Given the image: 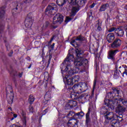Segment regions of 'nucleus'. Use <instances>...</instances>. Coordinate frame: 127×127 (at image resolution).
I'll list each match as a JSON object with an SVG mask.
<instances>
[{
  "mask_svg": "<svg viewBox=\"0 0 127 127\" xmlns=\"http://www.w3.org/2000/svg\"><path fill=\"white\" fill-rule=\"evenodd\" d=\"M109 3H105L102 4L99 9V11H105L108 7H109Z\"/></svg>",
  "mask_w": 127,
  "mask_h": 127,
  "instance_id": "nucleus-26",
  "label": "nucleus"
},
{
  "mask_svg": "<svg viewBox=\"0 0 127 127\" xmlns=\"http://www.w3.org/2000/svg\"><path fill=\"white\" fill-rule=\"evenodd\" d=\"M105 119H108L109 120H113V119H116L117 118V115L114 112H108L107 114L104 116Z\"/></svg>",
  "mask_w": 127,
  "mask_h": 127,
  "instance_id": "nucleus-18",
  "label": "nucleus"
},
{
  "mask_svg": "<svg viewBox=\"0 0 127 127\" xmlns=\"http://www.w3.org/2000/svg\"><path fill=\"white\" fill-rule=\"evenodd\" d=\"M97 22L95 27L97 28L98 31H102V22H100V20H98Z\"/></svg>",
  "mask_w": 127,
  "mask_h": 127,
  "instance_id": "nucleus-27",
  "label": "nucleus"
},
{
  "mask_svg": "<svg viewBox=\"0 0 127 127\" xmlns=\"http://www.w3.org/2000/svg\"><path fill=\"white\" fill-rule=\"evenodd\" d=\"M120 77V72L118 70V66H116V70L114 71L113 78L114 79H119Z\"/></svg>",
  "mask_w": 127,
  "mask_h": 127,
  "instance_id": "nucleus-24",
  "label": "nucleus"
},
{
  "mask_svg": "<svg viewBox=\"0 0 127 127\" xmlns=\"http://www.w3.org/2000/svg\"><path fill=\"white\" fill-rule=\"evenodd\" d=\"M101 70L104 73H108L109 72V65L108 64H104L101 68Z\"/></svg>",
  "mask_w": 127,
  "mask_h": 127,
  "instance_id": "nucleus-28",
  "label": "nucleus"
},
{
  "mask_svg": "<svg viewBox=\"0 0 127 127\" xmlns=\"http://www.w3.org/2000/svg\"><path fill=\"white\" fill-rule=\"evenodd\" d=\"M49 25V22L47 21V22H45V23L44 24L43 27L44 28H46L48 27Z\"/></svg>",
  "mask_w": 127,
  "mask_h": 127,
  "instance_id": "nucleus-44",
  "label": "nucleus"
},
{
  "mask_svg": "<svg viewBox=\"0 0 127 127\" xmlns=\"http://www.w3.org/2000/svg\"><path fill=\"white\" fill-rule=\"evenodd\" d=\"M70 95L71 98H74L76 94H81V85L80 84H75L72 88H69Z\"/></svg>",
  "mask_w": 127,
  "mask_h": 127,
  "instance_id": "nucleus-5",
  "label": "nucleus"
},
{
  "mask_svg": "<svg viewBox=\"0 0 127 127\" xmlns=\"http://www.w3.org/2000/svg\"><path fill=\"white\" fill-rule=\"evenodd\" d=\"M125 9H126L127 10V4L125 7Z\"/></svg>",
  "mask_w": 127,
  "mask_h": 127,
  "instance_id": "nucleus-62",
  "label": "nucleus"
},
{
  "mask_svg": "<svg viewBox=\"0 0 127 127\" xmlns=\"http://www.w3.org/2000/svg\"><path fill=\"white\" fill-rule=\"evenodd\" d=\"M76 42V40H72L71 42V44H75V43Z\"/></svg>",
  "mask_w": 127,
  "mask_h": 127,
  "instance_id": "nucleus-59",
  "label": "nucleus"
},
{
  "mask_svg": "<svg viewBox=\"0 0 127 127\" xmlns=\"http://www.w3.org/2000/svg\"><path fill=\"white\" fill-rule=\"evenodd\" d=\"M5 46L7 50H9V49H10V46L8 44H6Z\"/></svg>",
  "mask_w": 127,
  "mask_h": 127,
  "instance_id": "nucleus-49",
  "label": "nucleus"
},
{
  "mask_svg": "<svg viewBox=\"0 0 127 127\" xmlns=\"http://www.w3.org/2000/svg\"><path fill=\"white\" fill-rule=\"evenodd\" d=\"M32 64H30L29 65V66L28 67V69H30V68H31V66H32Z\"/></svg>",
  "mask_w": 127,
  "mask_h": 127,
  "instance_id": "nucleus-61",
  "label": "nucleus"
},
{
  "mask_svg": "<svg viewBox=\"0 0 127 127\" xmlns=\"http://www.w3.org/2000/svg\"><path fill=\"white\" fill-rule=\"evenodd\" d=\"M64 68L65 69L64 70V73H65V72H67V73L68 74H69L68 77H70V75H73V74H74V69L72 68V67H71V65H64Z\"/></svg>",
  "mask_w": 127,
  "mask_h": 127,
  "instance_id": "nucleus-16",
  "label": "nucleus"
},
{
  "mask_svg": "<svg viewBox=\"0 0 127 127\" xmlns=\"http://www.w3.org/2000/svg\"><path fill=\"white\" fill-rule=\"evenodd\" d=\"M113 91L112 92L114 96H116V98H118L119 97V94H120V91L119 89L117 88L113 89Z\"/></svg>",
  "mask_w": 127,
  "mask_h": 127,
  "instance_id": "nucleus-32",
  "label": "nucleus"
},
{
  "mask_svg": "<svg viewBox=\"0 0 127 127\" xmlns=\"http://www.w3.org/2000/svg\"><path fill=\"white\" fill-rule=\"evenodd\" d=\"M74 60V56L72 55L68 54L66 58L64 60V62L63 63V65L66 66H69L71 65V62Z\"/></svg>",
  "mask_w": 127,
  "mask_h": 127,
  "instance_id": "nucleus-12",
  "label": "nucleus"
},
{
  "mask_svg": "<svg viewBox=\"0 0 127 127\" xmlns=\"http://www.w3.org/2000/svg\"><path fill=\"white\" fill-rule=\"evenodd\" d=\"M4 15V10H3V9L2 8H0V18H1L2 16Z\"/></svg>",
  "mask_w": 127,
  "mask_h": 127,
  "instance_id": "nucleus-40",
  "label": "nucleus"
},
{
  "mask_svg": "<svg viewBox=\"0 0 127 127\" xmlns=\"http://www.w3.org/2000/svg\"><path fill=\"white\" fill-rule=\"evenodd\" d=\"M118 99H119L118 101V103H120V104H123V105H124V106H126V107H127V100H125L123 99L120 98H119Z\"/></svg>",
  "mask_w": 127,
  "mask_h": 127,
  "instance_id": "nucleus-34",
  "label": "nucleus"
},
{
  "mask_svg": "<svg viewBox=\"0 0 127 127\" xmlns=\"http://www.w3.org/2000/svg\"><path fill=\"white\" fill-rule=\"evenodd\" d=\"M57 26H53V28H54V29H55V28H57Z\"/></svg>",
  "mask_w": 127,
  "mask_h": 127,
  "instance_id": "nucleus-63",
  "label": "nucleus"
},
{
  "mask_svg": "<svg viewBox=\"0 0 127 127\" xmlns=\"http://www.w3.org/2000/svg\"><path fill=\"white\" fill-rule=\"evenodd\" d=\"M76 106H77V102L74 100H70L66 104L65 107L66 110H70V109L76 107Z\"/></svg>",
  "mask_w": 127,
  "mask_h": 127,
  "instance_id": "nucleus-15",
  "label": "nucleus"
},
{
  "mask_svg": "<svg viewBox=\"0 0 127 127\" xmlns=\"http://www.w3.org/2000/svg\"><path fill=\"white\" fill-rule=\"evenodd\" d=\"M85 71H86L85 67L79 68V67H74L73 68V72L74 74L77 73H83V72H85Z\"/></svg>",
  "mask_w": 127,
  "mask_h": 127,
  "instance_id": "nucleus-22",
  "label": "nucleus"
},
{
  "mask_svg": "<svg viewBox=\"0 0 127 127\" xmlns=\"http://www.w3.org/2000/svg\"><path fill=\"white\" fill-rule=\"evenodd\" d=\"M14 9H16V10H17V7H16L15 9H13V10H14Z\"/></svg>",
  "mask_w": 127,
  "mask_h": 127,
  "instance_id": "nucleus-64",
  "label": "nucleus"
},
{
  "mask_svg": "<svg viewBox=\"0 0 127 127\" xmlns=\"http://www.w3.org/2000/svg\"><path fill=\"white\" fill-rule=\"evenodd\" d=\"M11 127H22V126H18L15 124H13L12 126H11Z\"/></svg>",
  "mask_w": 127,
  "mask_h": 127,
  "instance_id": "nucleus-51",
  "label": "nucleus"
},
{
  "mask_svg": "<svg viewBox=\"0 0 127 127\" xmlns=\"http://www.w3.org/2000/svg\"><path fill=\"white\" fill-rule=\"evenodd\" d=\"M79 121L77 119H73L68 121L65 127H78Z\"/></svg>",
  "mask_w": 127,
  "mask_h": 127,
  "instance_id": "nucleus-10",
  "label": "nucleus"
},
{
  "mask_svg": "<svg viewBox=\"0 0 127 127\" xmlns=\"http://www.w3.org/2000/svg\"><path fill=\"white\" fill-rule=\"evenodd\" d=\"M108 110H107V109H105V107H103L101 109V113L103 115H104V116H106V114H108Z\"/></svg>",
  "mask_w": 127,
  "mask_h": 127,
  "instance_id": "nucleus-37",
  "label": "nucleus"
},
{
  "mask_svg": "<svg viewBox=\"0 0 127 127\" xmlns=\"http://www.w3.org/2000/svg\"><path fill=\"white\" fill-rule=\"evenodd\" d=\"M50 61H51V58L50 57L48 61V65H49V64H50Z\"/></svg>",
  "mask_w": 127,
  "mask_h": 127,
  "instance_id": "nucleus-58",
  "label": "nucleus"
},
{
  "mask_svg": "<svg viewBox=\"0 0 127 127\" xmlns=\"http://www.w3.org/2000/svg\"><path fill=\"white\" fill-rule=\"evenodd\" d=\"M95 6V3H92L90 6V8H93Z\"/></svg>",
  "mask_w": 127,
  "mask_h": 127,
  "instance_id": "nucleus-53",
  "label": "nucleus"
},
{
  "mask_svg": "<svg viewBox=\"0 0 127 127\" xmlns=\"http://www.w3.org/2000/svg\"><path fill=\"white\" fill-rule=\"evenodd\" d=\"M108 4L110 7H114L116 6V3L115 2V1H111L110 2L108 3Z\"/></svg>",
  "mask_w": 127,
  "mask_h": 127,
  "instance_id": "nucleus-39",
  "label": "nucleus"
},
{
  "mask_svg": "<svg viewBox=\"0 0 127 127\" xmlns=\"http://www.w3.org/2000/svg\"><path fill=\"white\" fill-rule=\"evenodd\" d=\"M116 29H117L115 27H112L109 29V30H108V32H113V31H115V32H116Z\"/></svg>",
  "mask_w": 127,
  "mask_h": 127,
  "instance_id": "nucleus-43",
  "label": "nucleus"
},
{
  "mask_svg": "<svg viewBox=\"0 0 127 127\" xmlns=\"http://www.w3.org/2000/svg\"><path fill=\"white\" fill-rule=\"evenodd\" d=\"M107 40L109 43L114 42V40H115V35L113 33L108 34L107 36Z\"/></svg>",
  "mask_w": 127,
  "mask_h": 127,
  "instance_id": "nucleus-21",
  "label": "nucleus"
},
{
  "mask_svg": "<svg viewBox=\"0 0 127 127\" xmlns=\"http://www.w3.org/2000/svg\"><path fill=\"white\" fill-rule=\"evenodd\" d=\"M6 97L7 98V102L9 105H11L13 102V98L14 97V94L12 92V88L11 86H9L6 88Z\"/></svg>",
  "mask_w": 127,
  "mask_h": 127,
  "instance_id": "nucleus-6",
  "label": "nucleus"
},
{
  "mask_svg": "<svg viewBox=\"0 0 127 127\" xmlns=\"http://www.w3.org/2000/svg\"><path fill=\"white\" fill-rule=\"evenodd\" d=\"M34 21L33 14L32 13H29L25 21V27L27 28H30L33 24Z\"/></svg>",
  "mask_w": 127,
  "mask_h": 127,
  "instance_id": "nucleus-7",
  "label": "nucleus"
},
{
  "mask_svg": "<svg viewBox=\"0 0 127 127\" xmlns=\"http://www.w3.org/2000/svg\"><path fill=\"white\" fill-rule=\"evenodd\" d=\"M66 117L69 119H72V118L76 117V114L73 111H69Z\"/></svg>",
  "mask_w": 127,
  "mask_h": 127,
  "instance_id": "nucleus-31",
  "label": "nucleus"
},
{
  "mask_svg": "<svg viewBox=\"0 0 127 127\" xmlns=\"http://www.w3.org/2000/svg\"><path fill=\"white\" fill-rule=\"evenodd\" d=\"M124 30H125V31H126V32L127 33V25H126V26H124Z\"/></svg>",
  "mask_w": 127,
  "mask_h": 127,
  "instance_id": "nucleus-55",
  "label": "nucleus"
},
{
  "mask_svg": "<svg viewBox=\"0 0 127 127\" xmlns=\"http://www.w3.org/2000/svg\"><path fill=\"white\" fill-rule=\"evenodd\" d=\"M111 126L113 127H118L119 126V123L117 121L116 119H114L112 121H111Z\"/></svg>",
  "mask_w": 127,
  "mask_h": 127,
  "instance_id": "nucleus-29",
  "label": "nucleus"
},
{
  "mask_svg": "<svg viewBox=\"0 0 127 127\" xmlns=\"http://www.w3.org/2000/svg\"><path fill=\"white\" fill-rule=\"evenodd\" d=\"M68 2L70 4L73 5H78V6H73L71 9L70 16V17H74L77 12L80 10L79 7L84 6L87 1L86 0H67Z\"/></svg>",
  "mask_w": 127,
  "mask_h": 127,
  "instance_id": "nucleus-2",
  "label": "nucleus"
},
{
  "mask_svg": "<svg viewBox=\"0 0 127 127\" xmlns=\"http://www.w3.org/2000/svg\"><path fill=\"white\" fill-rule=\"evenodd\" d=\"M3 29H4V25L3 24H0V33H1Z\"/></svg>",
  "mask_w": 127,
  "mask_h": 127,
  "instance_id": "nucleus-42",
  "label": "nucleus"
},
{
  "mask_svg": "<svg viewBox=\"0 0 127 127\" xmlns=\"http://www.w3.org/2000/svg\"><path fill=\"white\" fill-rule=\"evenodd\" d=\"M44 99L46 101H49L51 99V94L49 91L46 92L45 95Z\"/></svg>",
  "mask_w": 127,
  "mask_h": 127,
  "instance_id": "nucleus-30",
  "label": "nucleus"
},
{
  "mask_svg": "<svg viewBox=\"0 0 127 127\" xmlns=\"http://www.w3.org/2000/svg\"><path fill=\"white\" fill-rule=\"evenodd\" d=\"M13 117H12L11 119V121H13V120H14V118H17V115H16V114H13Z\"/></svg>",
  "mask_w": 127,
  "mask_h": 127,
  "instance_id": "nucleus-47",
  "label": "nucleus"
},
{
  "mask_svg": "<svg viewBox=\"0 0 127 127\" xmlns=\"http://www.w3.org/2000/svg\"><path fill=\"white\" fill-rule=\"evenodd\" d=\"M29 111L30 113H33L34 112V108L33 106H31V104L29 106Z\"/></svg>",
  "mask_w": 127,
  "mask_h": 127,
  "instance_id": "nucleus-41",
  "label": "nucleus"
},
{
  "mask_svg": "<svg viewBox=\"0 0 127 127\" xmlns=\"http://www.w3.org/2000/svg\"><path fill=\"white\" fill-rule=\"evenodd\" d=\"M115 33L118 36L123 37V36H124V34H125V32L122 28H118L115 30Z\"/></svg>",
  "mask_w": 127,
  "mask_h": 127,
  "instance_id": "nucleus-20",
  "label": "nucleus"
},
{
  "mask_svg": "<svg viewBox=\"0 0 127 127\" xmlns=\"http://www.w3.org/2000/svg\"><path fill=\"white\" fill-rule=\"evenodd\" d=\"M84 97V94H82V95H80V96H79V98H80V99H83V98H84V99H85V97Z\"/></svg>",
  "mask_w": 127,
  "mask_h": 127,
  "instance_id": "nucleus-54",
  "label": "nucleus"
},
{
  "mask_svg": "<svg viewBox=\"0 0 127 127\" xmlns=\"http://www.w3.org/2000/svg\"><path fill=\"white\" fill-rule=\"evenodd\" d=\"M78 76H74L73 77H71L69 75H65V80L66 81V84L68 86H72L73 84V82H78V79H77Z\"/></svg>",
  "mask_w": 127,
  "mask_h": 127,
  "instance_id": "nucleus-9",
  "label": "nucleus"
},
{
  "mask_svg": "<svg viewBox=\"0 0 127 127\" xmlns=\"http://www.w3.org/2000/svg\"><path fill=\"white\" fill-rule=\"evenodd\" d=\"M67 2V0H57L56 3L59 6H63L64 4H66Z\"/></svg>",
  "mask_w": 127,
  "mask_h": 127,
  "instance_id": "nucleus-25",
  "label": "nucleus"
},
{
  "mask_svg": "<svg viewBox=\"0 0 127 127\" xmlns=\"http://www.w3.org/2000/svg\"><path fill=\"white\" fill-rule=\"evenodd\" d=\"M125 76H127V69H125V70L123 72V77H125Z\"/></svg>",
  "mask_w": 127,
  "mask_h": 127,
  "instance_id": "nucleus-46",
  "label": "nucleus"
},
{
  "mask_svg": "<svg viewBox=\"0 0 127 127\" xmlns=\"http://www.w3.org/2000/svg\"><path fill=\"white\" fill-rule=\"evenodd\" d=\"M76 41H84L85 40V37L82 36V35H79L78 36H77L75 39Z\"/></svg>",
  "mask_w": 127,
  "mask_h": 127,
  "instance_id": "nucleus-35",
  "label": "nucleus"
},
{
  "mask_svg": "<svg viewBox=\"0 0 127 127\" xmlns=\"http://www.w3.org/2000/svg\"><path fill=\"white\" fill-rule=\"evenodd\" d=\"M21 115L23 118L22 121H23V126L25 127H26V113L23 110L21 111Z\"/></svg>",
  "mask_w": 127,
  "mask_h": 127,
  "instance_id": "nucleus-19",
  "label": "nucleus"
},
{
  "mask_svg": "<svg viewBox=\"0 0 127 127\" xmlns=\"http://www.w3.org/2000/svg\"><path fill=\"white\" fill-rule=\"evenodd\" d=\"M31 1H32V0H24V3H30Z\"/></svg>",
  "mask_w": 127,
  "mask_h": 127,
  "instance_id": "nucleus-45",
  "label": "nucleus"
},
{
  "mask_svg": "<svg viewBox=\"0 0 127 127\" xmlns=\"http://www.w3.org/2000/svg\"><path fill=\"white\" fill-rule=\"evenodd\" d=\"M109 121H110V119H105V121L104 122L105 125H107V124H109L110 122Z\"/></svg>",
  "mask_w": 127,
  "mask_h": 127,
  "instance_id": "nucleus-48",
  "label": "nucleus"
},
{
  "mask_svg": "<svg viewBox=\"0 0 127 127\" xmlns=\"http://www.w3.org/2000/svg\"><path fill=\"white\" fill-rule=\"evenodd\" d=\"M12 54H13V52L12 51H11L9 54H8V56L9 57H11L12 56Z\"/></svg>",
  "mask_w": 127,
  "mask_h": 127,
  "instance_id": "nucleus-50",
  "label": "nucleus"
},
{
  "mask_svg": "<svg viewBox=\"0 0 127 127\" xmlns=\"http://www.w3.org/2000/svg\"><path fill=\"white\" fill-rule=\"evenodd\" d=\"M116 119L118 122H122L123 121V114H119V116L116 115Z\"/></svg>",
  "mask_w": 127,
  "mask_h": 127,
  "instance_id": "nucleus-36",
  "label": "nucleus"
},
{
  "mask_svg": "<svg viewBox=\"0 0 127 127\" xmlns=\"http://www.w3.org/2000/svg\"><path fill=\"white\" fill-rule=\"evenodd\" d=\"M75 53L76 59L74 62V64L76 67H81V68H85L86 63H88V60L84 59V52L80 48L75 49Z\"/></svg>",
  "mask_w": 127,
  "mask_h": 127,
  "instance_id": "nucleus-1",
  "label": "nucleus"
},
{
  "mask_svg": "<svg viewBox=\"0 0 127 127\" xmlns=\"http://www.w3.org/2000/svg\"><path fill=\"white\" fill-rule=\"evenodd\" d=\"M54 38V37H52L51 39V40L50 41V42H49V44H51V43L52 42V41H53V39Z\"/></svg>",
  "mask_w": 127,
  "mask_h": 127,
  "instance_id": "nucleus-56",
  "label": "nucleus"
},
{
  "mask_svg": "<svg viewBox=\"0 0 127 127\" xmlns=\"http://www.w3.org/2000/svg\"><path fill=\"white\" fill-rule=\"evenodd\" d=\"M123 68H125V69H127V65H123Z\"/></svg>",
  "mask_w": 127,
  "mask_h": 127,
  "instance_id": "nucleus-60",
  "label": "nucleus"
},
{
  "mask_svg": "<svg viewBox=\"0 0 127 127\" xmlns=\"http://www.w3.org/2000/svg\"><path fill=\"white\" fill-rule=\"evenodd\" d=\"M80 87H81L80 90H81V93L86 92V91L88 90V85L86 83H82L80 84Z\"/></svg>",
  "mask_w": 127,
  "mask_h": 127,
  "instance_id": "nucleus-23",
  "label": "nucleus"
},
{
  "mask_svg": "<svg viewBox=\"0 0 127 127\" xmlns=\"http://www.w3.org/2000/svg\"><path fill=\"white\" fill-rule=\"evenodd\" d=\"M63 15L61 14H57L55 16L53 17V23L54 24H56V23L59 22L60 23H61V22H63Z\"/></svg>",
  "mask_w": 127,
  "mask_h": 127,
  "instance_id": "nucleus-11",
  "label": "nucleus"
},
{
  "mask_svg": "<svg viewBox=\"0 0 127 127\" xmlns=\"http://www.w3.org/2000/svg\"><path fill=\"white\" fill-rule=\"evenodd\" d=\"M57 12V5L53 3L52 5H49L45 10V14L46 15H54Z\"/></svg>",
  "mask_w": 127,
  "mask_h": 127,
  "instance_id": "nucleus-4",
  "label": "nucleus"
},
{
  "mask_svg": "<svg viewBox=\"0 0 127 127\" xmlns=\"http://www.w3.org/2000/svg\"><path fill=\"white\" fill-rule=\"evenodd\" d=\"M113 106H118L116 108V113L118 115H123L126 112V108L121 106V104L118 103L117 104H113Z\"/></svg>",
  "mask_w": 127,
  "mask_h": 127,
  "instance_id": "nucleus-13",
  "label": "nucleus"
},
{
  "mask_svg": "<svg viewBox=\"0 0 127 127\" xmlns=\"http://www.w3.org/2000/svg\"><path fill=\"white\" fill-rule=\"evenodd\" d=\"M76 116H77L78 118H83L84 117V112L81 111L75 114Z\"/></svg>",
  "mask_w": 127,
  "mask_h": 127,
  "instance_id": "nucleus-38",
  "label": "nucleus"
},
{
  "mask_svg": "<svg viewBox=\"0 0 127 127\" xmlns=\"http://www.w3.org/2000/svg\"><path fill=\"white\" fill-rule=\"evenodd\" d=\"M119 52V50H110L108 52V59H110L112 61H115V56H116V54H117V53Z\"/></svg>",
  "mask_w": 127,
  "mask_h": 127,
  "instance_id": "nucleus-14",
  "label": "nucleus"
},
{
  "mask_svg": "<svg viewBox=\"0 0 127 127\" xmlns=\"http://www.w3.org/2000/svg\"><path fill=\"white\" fill-rule=\"evenodd\" d=\"M119 98L116 97V95L113 94V92H109L106 95L104 100V104L107 107L118 105L119 103Z\"/></svg>",
  "mask_w": 127,
  "mask_h": 127,
  "instance_id": "nucleus-3",
  "label": "nucleus"
},
{
  "mask_svg": "<svg viewBox=\"0 0 127 127\" xmlns=\"http://www.w3.org/2000/svg\"><path fill=\"white\" fill-rule=\"evenodd\" d=\"M55 45V43H53L52 46H51V49H53L54 48V46Z\"/></svg>",
  "mask_w": 127,
  "mask_h": 127,
  "instance_id": "nucleus-57",
  "label": "nucleus"
},
{
  "mask_svg": "<svg viewBox=\"0 0 127 127\" xmlns=\"http://www.w3.org/2000/svg\"><path fill=\"white\" fill-rule=\"evenodd\" d=\"M47 111H48V108L45 109V110L43 112V115H45V114H46V113H47Z\"/></svg>",
  "mask_w": 127,
  "mask_h": 127,
  "instance_id": "nucleus-52",
  "label": "nucleus"
},
{
  "mask_svg": "<svg viewBox=\"0 0 127 127\" xmlns=\"http://www.w3.org/2000/svg\"><path fill=\"white\" fill-rule=\"evenodd\" d=\"M121 45L122 40L119 38H116L111 44V47L113 49H119Z\"/></svg>",
  "mask_w": 127,
  "mask_h": 127,
  "instance_id": "nucleus-8",
  "label": "nucleus"
},
{
  "mask_svg": "<svg viewBox=\"0 0 127 127\" xmlns=\"http://www.w3.org/2000/svg\"><path fill=\"white\" fill-rule=\"evenodd\" d=\"M90 114H91V111H90V109H88V111L86 114L85 121V125L87 127L91 126V118H90Z\"/></svg>",
  "mask_w": 127,
  "mask_h": 127,
  "instance_id": "nucleus-17",
  "label": "nucleus"
},
{
  "mask_svg": "<svg viewBox=\"0 0 127 127\" xmlns=\"http://www.w3.org/2000/svg\"><path fill=\"white\" fill-rule=\"evenodd\" d=\"M34 100H35V99L34 98V97H33V95H30L28 99L29 104L30 105H32V104H33V102H34Z\"/></svg>",
  "mask_w": 127,
  "mask_h": 127,
  "instance_id": "nucleus-33",
  "label": "nucleus"
}]
</instances>
